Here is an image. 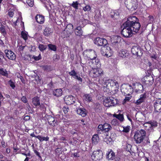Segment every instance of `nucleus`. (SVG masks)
I'll use <instances>...</instances> for the list:
<instances>
[{"label": "nucleus", "mask_w": 161, "mask_h": 161, "mask_svg": "<svg viewBox=\"0 0 161 161\" xmlns=\"http://www.w3.org/2000/svg\"><path fill=\"white\" fill-rule=\"evenodd\" d=\"M93 108L96 112L100 113L102 110V106L98 103H94L93 105Z\"/></svg>", "instance_id": "nucleus-20"}, {"label": "nucleus", "mask_w": 161, "mask_h": 161, "mask_svg": "<svg viewBox=\"0 0 161 161\" xmlns=\"http://www.w3.org/2000/svg\"><path fill=\"white\" fill-rule=\"evenodd\" d=\"M132 96H130L129 97H125V99L124 100V101L125 102H126L127 101H128L131 98Z\"/></svg>", "instance_id": "nucleus-54"}, {"label": "nucleus", "mask_w": 161, "mask_h": 161, "mask_svg": "<svg viewBox=\"0 0 161 161\" xmlns=\"http://www.w3.org/2000/svg\"><path fill=\"white\" fill-rule=\"evenodd\" d=\"M34 152L37 155L39 158H41V157L40 155V153H39L36 150H34Z\"/></svg>", "instance_id": "nucleus-59"}, {"label": "nucleus", "mask_w": 161, "mask_h": 161, "mask_svg": "<svg viewBox=\"0 0 161 161\" xmlns=\"http://www.w3.org/2000/svg\"><path fill=\"white\" fill-rule=\"evenodd\" d=\"M74 78L81 82L82 81V78L79 75H78L77 74L75 76H74Z\"/></svg>", "instance_id": "nucleus-49"}, {"label": "nucleus", "mask_w": 161, "mask_h": 161, "mask_svg": "<svg viewBox=\"0 0 161 161\" xmlns=\"http://www.w3.org/2000/svg\"><path fill=\"white\" fill-rule=\"evenodd\" d=\"M75 34L78 36H80L82 35L83 31L82 30L81 27L78 26L75 29Z\"/></svg>", "instance_id": "nucleus-22"}, {"label": "nucleus", "mask_w": 161, "mask_h": 161, "mask_svg": "<svg viewBox=\"0 0 161 161\" xmlns=\"http://www.w3.org/2000/svg\"><path fill=\"white\" fill-rule=\"evenodd\" d=\"M118 100L113 97H108L105 98L103 102V104L106 107H109L114 106L118 103Z\"/></svg>", "instance_id": "nucleus-4"}, {"label": "nucleus", "mask_w": 161, "mask_h": 161, "mask_svg": "<svg viewBox=\"0 0 161 161\" xmlns=\"http://www.w3.org/2000/svg\"><path fill=\"white\" fill-rule=\"evenodd\" d=\"M84 99L87 102H90L92 100V97L90 94L85 95L83 96Z\"/></svg>", "instance_id": "nucleus-30"}, {"label": "nucleus", "mask_w": 161, "mask_h": 161, "mask_svg": "<svg viewBox=\"0 0 161 161\" xmlns=\"http://www.w3.org/2000/svg\"><path fill=\"white\" fill-rule=\"evenodd\" d=\"M0 74L5 76H7L8 75V71L6 69H4L3 68H0Z\"/></svg>", "instance_id": "nucleus-31"}, {"label": "nucleus", "mask_w": 161, "mask_h": 161, "mask_svg": "<svg viewBox=\"0 0 161 161\" xmlns=\"http://www.w3.org/2000/svg\"><path fill=\"white\" fill-rule=\"evenodd\" d=\"M48 47L49 50H51L56 51L57 50V47L54 45L49 44L48 45Z\"/></svg>", "instance_id": "nucleus-36"}, {"label": "nucleus", "mask_w": 161, "mask_h": 161, "mask_svg": "<svg viewBox=\"0 0 161 161\" xmlns=\"http://www.w3.org/2000/svg\"><path fill=\"white\" fill-rule=\"evenodd\" d=\"M149 126L150 127H156L157 126V123L156 121H153L152 122L149 121Z\"/></svg>", "instance_id": "nucleus-39"}, {"label": "nucleus", "mask_w": 161, "mask_h": 161, "mask_svg": "<svg viewBox=\"0 0 161 161\" xmlns=\"http://www.w3.org/2000/svg\"><path fill=\"white\" fill-rule=\"evenodd\" d=\"M76 112L78 114L83 117H85L86 115V110L83 108H80L77 109Z\"/></svg>", "instance_id": "nucleus-19"}, {"label": "nucleus", "mask_w": 161, "mask_h": 161, "mask_svg": "<svg viewBox=\"0 0 161 161\" xmlns=\"http://www.w3.org/2000/svg\"><path fill=\"white\" fill-rule=\"evenodd\" d=\"M69 74L70 75L74 77L77 73L74 69H73L71 71L69 72Z\"/></svg>", "instance_id": "nucleus-45"}, {"label": "nucleus", "mask_w": 161, "mask_h": 161, "mask_svg": "<svg viewBox=\"0 0 161 161\" xmlns=\"http://www.w3.org/2000/svg\"><path fill=\"white\" fill-rule=\"evenodd\" d=\"M72 142V145H75L76 144L77 142V141L74 138L73 139V141Z\"/></svg>", "instance_id": "nucleus-64"}, {"label": "nucleus", "mask_w": 161, "mask_h": 161, "mask_svg": "<svg viewBox=\"0 0 161 161\" xmlns=\"http://www.w3.org/2000/svg\"><path fill=\"white\" fill-rule=\"evenodd\" d=\"M26 105L27 106V109L29 111H30V113H32V112L31 111H32V110L31 109V108L30 107V105H29V103H27Z\"/></svg>", "instance_id": "nucleus-57"}, {"label": "nucleus", "mask_w": 161, "mask_h": 161, "mask_svg": "<svg viewBox=\"0 0 161 161\" xmlns=\"http://www.w3.org/2000/svg\"><path fill=\"white\" fill-rule=\"evenodd\" d=\"M34 59L36 61L39 60L41 58V56L40 54L38 56H33V57Z\"/></svg>", "instance_id": "nucleus-51"}, {"label": "nucleus", "mask_w": 161, "mask_h": 161, "mask_svg": "<svg viewBox=\"0 0 161 161\" xmlns=\"http://www.w3.org/2000/svg\"><path fill=\"white\" fill-rule=\"evenodd\" d=\"M111 123L114 126L118 125L119 122L116 119H114L111 122Z\"/></svg>", "instance_id": "nucleus-41"}, {"label": "nucleus", "mask_w": 161, "mask_h": 161, "mask_svg": "<svg viewBox=\"0 0 161 161\" xmlns=\"http://www.w3.org/2000/svg\"><path fill=\"white\" fill-rule=\"evenodd\" d=\"M131 52L133 55L137 56L140 57L142 54V52L141 48L138 46L133 47L131 49Z\"/></svg>", "instance_id": "nucleus-11"}, {"label": "nucleus", "mask_w": 161, "mask_h": 161, "mask_svg": "<svg viewBox=\"0 0 161 161\" xmlns=\"http://www.w3.org/2000/svg\"><path fill=\"white\" fill-rule=\"evenodd\" d=\"M125 4L128 10L131 11L136 10L138 7L137 0H125Z\"/></svg>", "instance_id": "nucleus-3"}, {"label": "nucleus", "mask_w": 161, "mask_h": 161, "mask_svg": "<svg viewBox=\"0 0 161 161\" xmlns=\"http://www.w3.org/2000/svg\"><path fill=\"white\" fill-rule=\"evenodd\" d=\"M103 153L102 150L99 149L94 151L91 155L92 159L94 161H97L101 159L103 157Z\"/></svg>", "instance_id": "nucleus-6"}, {"label": "nucleus", "mask_w": 161, "mask_h": 161, "mask_svg": "<svg viewBox=\"0 0 161 161\" xmlns=\"http://www.w3.org/2000/svg\"><path fill=\"white\" fill-rule=\"evenodd\" d=\"M17 77L18 78L20 79L22 83H24L25 82V80L23 78V77L20 75L19 73H18L17 75Z\"/></svg>", "instance_id": "nucleus-50"}, {"label": "nucleus", "mask_w": 161, "mask_h": 161, "mask_svg": "<svg viewBox=\"0 0 161 161\" xmlns=\"http://www.w3.org/2000/svg\"><path fill=\"white\" fill-rule=\"evenodd\" d=\"M146 136V131L141 129L135 132L134 136V139L136 143H140L143 142Z\"/></svg>", "instance_id": "nucleus-2"}, {"label": "nucleus", "mask_w": 161, "mask_h": 161, "mask_svg": "<svg viewBox=\"0 0 161 161\" xmlns=\"http://www.w3.org/2000/svg\"><path fill=\"white\" fill-rule=\"evenodd\" d=\"M114 38L115 40L118 41L119 42H120L121 40V37L118 36H115L114 37Z\"/></svg>", "instance_id": "nucleus-56"}, {"label": "nucleus", "mask_w": 161, "mask_h": 161, "mask_svg": "<svg viewBox=\"0 0 161 161\" xmlns=\"http://www.w3.org/2000/svg\"><path fill=\"white\" fill-rule=\"evenodd\" d=\"M114 116L118 119L121 122L123 121L124 120L123 115L122 114H114Z\"/></svg>", "instance_id": "nucleus-32"}, {"label": "nucleus", "mask_w": 161, "mask_h": 161, "mask_svg": "<svg viewBox=\"0 0 161 161\" xmlns=\"http://www.w3.org/2000/svg\"><path fill=\"white\" fill-rule=\"evenodd\" d=\"M138 20V19L135 16L129 17L126 22L122 26V35L125 37H128L132 36L133 31L137 32L141 27Z\"/></svg>", "instance_id": "nucleus-1"}, {"label": "nucleus", "mask_w": 161, "mask_h": 161, "mask_svg": "<svg viewBox=\"0 0 161 161\" xmlns=\"http://www.w3.org/2000/svg\"><path fill=\"white\" fill-rule=\"evenodd\" d=\"M7 57L9 59L14 60L15 59L16 55L12 51L6 49L4 51Z\"/></svg>", "instance_id": "nucleus-15"}, {"label": "nucleus", "mask_w": 161, "mask_h": 161, "mask_svg": "<svg viewBox=\"0 0 161 161\" xmlns=\"http://www.w3.org/2000/svg\"><path fill=\"white\" fill-rule=\"evenodd\" d=\"M154 106L156 112H161V99L156 100L154 103Z\"/></svg>", "instance_id": "nucleus-14"}, {"label": "nucleus", "mask_w": 161, "mask_h": 161, "mask_svg": "<svg viewBox=\"0 0 161 161\" xmlns=\"http://www.w3.org/2000/svg\"><path fill=\"white\" fill-rule=\"evenodd\" d=\"M22 37L25 40L27 39V35L26 33L22 31L21 33Z\"/></svg>", "instance_id": "nucleus-44"}, {"label": "nucleus", "mask_w": 161, "mask_h": 161, "mask_svg": "<svg viewBox=\"0 0 161 161\" xmlns=\"http://www.w3.org/2000/svg\"><path fill=\"white\" fill-rule=\"evenodd\" d=\"M90 54L94 55L93 56H90L89 58L90 59L88 63V65L92 69L95 68L96 66H95L94 62V58H96L97 55L95 54V51L94 50L92 51L90 53Z\"/></svg>", "instance_id": "nucleus-12"}, {"label": "nucleus", "mask_w": 161, "mask_h": 161, "mask_svg": "<svg viewBox=\"0 0 161 161\" xmlns=\"http://www.w3.org/2000/svg\"><path fill=\"white\" fill-rule=\"evenodd\" d=\"M21 100L23 102L25 103H27L28 102L27 100V99L26 97L24 96H23L22 97Z\"/></svg>", "instance_id": "nucleus-52"}, {"label": "nucleus", "mask_w": 161, "mask_h": 161, "mask_svg": "<svg viewBox=\"0 0 161 161\" xmlns=\"http://www.w3.org/2000/svg\"><path fill=\"white\" fill-rule=\"evenodd\" d=\"M78 5L79 3L77 1L75 2H73L72 3L71 5V6L75 9H77L78 8Z\"/></svg>", "instance_id": "nucleus-40"}, {"label": "nucleus", "mask_w": 161, "mask_h": 161, "mask_svg": "<svg viewBox=\"0 0 161 161\" xmlns=\"http://www.w3.org/2000/svg\"><path fill=\"white\" fill-rule=\"evenodd\" d=\"M111 126L107 123H105L103 125H99L97 127V131L98 133L101 134V132H108L112 129Z\"/></svg>", "instance_id": "nucleus-5"}, {"label": "nucleus", "mask_w": 161, "mask_h": 161, "mask_svg": "<svg viewBox=\"0 0 161 161\" xmlns=\"http://www.w3.org/2000/svg\"><path fill=\"white\" fill-rule=\"evenodd\" d=\"M53 95L57 97L61 96L62 94V91L61 89L54 90L53 92Z\"/></svg>", "instance_id": "nucleus-24"}, {"label": "nucleus", "mask_w": 161, "mask_h": 161, "mask_svg": "<svg viewBox=\"0 0 161 161\" xmlns=\"http://www.w3.org/2000/svg\"><path fill=\"white\" fill-rule=\"evenodd\" d=\"M4 97L3 96L1 93V92H0V101L1 102V101H2L3 99H4Z\"/></svg>", "instance_id": "nucleus-63"}, {"label": "nucleus", "mask_w": 161, "mask_h": 161, "mask_svg": "<svg viewBox=\"0 0 161 161\" xmlns=\"http://www.w3.org/2000/svg\"><path fill=\"white\" fill-rule=\"evenodd\" d=\"M130 130V126H127L125 127H123V129L122 131L126 133H128Z\"/></svg>", "instance_id": "nucleus-47"}, {"label": "nucleus", "mask_w": 161, "mask_h": 161, "mask_svg": "<svg viewBox=\"0 0 161 161\" xmlns=\"http://www.w3.org/2000/svg\"><path fill=\"white\" fill-rule=\"evenodd\" d=\"M137 86L138 88H139L138 90H141V89L142 90H143V85L140 83H138V84Z\"/></svg>", "instance_id": "nucleus-55"}, {"label": "nucleus", "mask_w": 161, "mask_h": 161, "mask_svg": "<svg viewBox=\"0 0 161 161\" xmlns=\"http://www.w3.org/2000/svg\"><path fill=\"white\" fill-rule=\"evenodd\" d=\"M104 141L107 144H111L113 142V139L112 138V140L111 139L109 138V136L106 137L104 138Z\"/></svg>", "instance_id": "nucleus-35"}, {"label": "nucleus", "mask_w": 161, "mask_h": 161, "mask_svg": "<svg viewBox=\"0 0 161 161\" xmlns=\"http://www.w3.org/2000/svg\"><path fill=\"white\" fill-rule=\"evenodd\" d=\"M26 47L25 46H20L18 48L19 51L20 53H23V51L24 50V48Z\"/></svg>", "instance_id": "nucleus-48"}, {"label": "nucleus", "mask_w": 161, "mask_h": 161, "mask_svg": "<svg viewBox=\"0 0 161 161\" xmlns=\"http://www.w3.org/2000/svg\"><path fill=\"white\" fill-rule=\"evenodd\" d=\"M26 3L29 6L31 7H32L34 5L33 0H27Z\"/></svg>", "instance_id": "nucleus-42"}, {"label": "nucleus", "mask_w": 161, "mask_h": 161, "mask_svg": "<svg viewBox=\"0 0 161 161\" xmlns=\"http://www.w3.org/2000/svg\"><path fill=\"white\" fill-rule=\"evenodd\" d=\"M32 102L35 106L40 105V99L39 97H35L32 99Z\"/></svg>", "instance_id": "nucleus-28"}, {"label": "nucleus", "mask_w": 161, "mask_h": 161, "mask_svg": "<svg viewBox=\"0 0 161 161\" xmlns=\"http://www.w3.org/2000/svg\"><path fill=\"white\" fill-rule=\"evenodd\" d=\"M83 10L85 11H89L91 10V8L89 5H87L83 8Z\"/></svg>", "instance_id": "nucleus-46"}, {"label": "nucleus", "mask_w": 161, "mask_h": 161, "mask_svg": "<svg viewBox=\"0 0 161 161\" xmlns=\"http://www.w3.org/2000/svg\"><path fill=\"white\" fill-rule=\"evenodd\" d=\"M113 47L116 48L118 47V44L119 43L118 41L115 40L114 38L111 41Z\"/></svg>", "instance_id": "nucleus-34"}, {"label": "nucleus", "mask_w": 161, "mask_h": 161, "mask_svg": "<svg viewBox=\"0 0 161 161\" xmlns=\"http://www.w3.org/2000/svg\"><path fill=\"white\" fill-rule=\"evenodd\" d=\"M73 29V26L71 24H69L67 25L65 29V31H68L69 34L72 33Z\"/></svg>", "instance_id": "nucleus-29"}, {"label": "nucleus", "mask_w": 161, "mask_h": 161, "mask_svg": "<svg viewBox=\"0 0 161 161\" xmlns=\"http://www.w3.org/2000/svg\"><path fill=\"white\" fill-rule=\"evenodd\" d=\"M30 119V117L28 115H26L25 116L24 119L25 121L29 120Z\"/></svg>", "instance_id": "nucleus-60"}, {"label": "nucleus", "mask_w": 161, "mask_h": 161, "mask_svg": "<svg viewBox=\"0 0 161 161\" xmlns=\"http://www.w3.org/2000/svg\"><path fill=\"white\" fill-rule=\"evenodd\" d=\"M40 50L42 52L46 50L47 48V46L42 44H40L38 46Z\"/></svg>", "instance_id": "nucleus-37"}, {"label": "nucleus", "mask_w": 161, "mask_h": 161, "mask_svg": "<svg viewBox=\"0 0 161 161\" xmlns=\"http://www.w3.org/2000/svg\"><path fill=\"white\" fill-rule=\"evenodd\" d=\"M144 82L146 85H152L153 82V79L152 76H145L144 77Z\"/></svg>", "instance_id": "nucleus-16"}, {"label": "nucleus", "mask_w": 161, "mask_h": 161, "mask_svg": "<svg viewBox=\"0 0 161 161\" xmlns=\"http://www.w3.org/2000/svg\"><path fill=\"white\" fill-rule=\"evenodd\" d=\"M94 43L98 46H105L107 44V40L103 38L97 37L94 40Z\"/></svg>", "instance_id": "nucleus-9"}, {"label": "nucleus", "mask_w": 161, "mask_h": 161, "mask_svg": "<svg viewBox=\"0 0 161 161\" xmlns=\"http://www.w3.org/2000/svg\"><path fill=\"white\" fill-rule=\"evenodd\" d=\"M37 139L39 140L40 142H42L44 141H47L49 140V138L48 136L42 137L40 135H38Z\"/></svg>", "instance_id": "nucleus-33"}, {"label": "nucleus", "mask_w": 161, "mask_h": 161, "mask_svg": "<svg viewBox=\"0 0 161 161\" xmlns=\"http://www.w3.org/2000/svg\"><path fill=\"white\" fill-rule=\"evenodd\" d=\"M64 112L66 114L67 113L69 110V108L68 107H64L63 108Z\"/></svg>", "instance_id": "nucleus-53"}, {"label": "nucleus", "mask_w": 161, "mask_h": 161, "mask_svg": "<svg viewBox=\"0 0 161 161\" xmlns=\"http://www.w3.org/2000/svg\"><path fill=\"white\" fill-rule=\"evenodd\" d=\"M8 84L12 89H14L15 87L14 83L11 80H9L8 82Z\"/></svg>", "instance_id": "nucleus-43"}, {"label": "nucleus", "mask_w": 161, "mask_h": 161, "mask_svg": "<svg viewBox=\"0 0 161 161\" xmlns=\"http://www.w3.org/2000/svg\"><path fill=\"white\" fill-rule=\"evenodd\" d=\"M94 62L95 66H96L100 62V61L98 59H96V58H94Z\"/></svg>", "instance_id": "nucleus-58"}, {"label": "nucleus", "mask_w": 161, "mask_h": 161, "mask_svg": "<svg viewBox=\"0 0 161 161\" xmlns=\"http://www.w3.org/2000/svg\"><path fill=\"white\" fill-rule=\"evenodd\" d=\"M0 32H1L3 36H5L7 34L5 29V26L4 25L0 28Z\"/></svg>", "instance_id": "nucleus-38"}, {"label": "nucleus", "mask_w": 161, "mask_h": 161, "mask_svg": "<svg viewBox=\"0 0 161 161\" xmlns=\"http://www.w3.org/2000/svg\"><path fill=\"white\" fill-rule=\"evenodd\" d=\"M115 86L116 88L119 87V84L115 80H108L105 82L104 86L108 89H109L110 87L112 86Z\"/></svg>", "instance_id": "nucleus-8"}, {"label": "nucleus", "mask_w": 161, "mask_h": 161, "mask_svg": "<svg viewBox=\"0 0 161 161\" xmlns=\"http://www.w3.org/2000/svg\"><path fill=\"white\" fill-rule=\"evenodd\" d=\"M53 32L52 29L49 27L45 28L43 32L44 35L46 36H48Z\"/></svg>", "instance_id": "nucleus-26"}, {"label": "nucleus", "mask_w": 161, "mask_h": 161, "mask_svg": "<svg viewBox=\"0 0 161 161\" xmlns=\"http://www.w3.org/2000/svg\"><path fill=\"white\" fill-rule=\"evenodd\" d=\"M36 21L40 24H42L44 22V17L42 15H37L35 17Z\"/></svg>", "instance_id": "nucleus-23"}, {"label": "nucleus", "mask_w": 161, "mask_h": 161, "mask_svg": "<svg viewBox=\"0 0 161 161\" xmlns=\"http://www.w3.org/2000/svg\"><path fill=\"white\" fill-rule=\"evenodd\" d=\"M47 119L48 123L50 125L53 126H55L57 125V120H56L52 116H49Z\"/></svg>", "instance_id": "nucleus-18"}, {"label": "nucleus", "mask_w": 161, "mask_h": 161, "mask_svg": "<svg viewBox=\"0 0 161 161\" xmlns=\"http://www.w3.org/2000/svg\"><path fill=\"white\" fill-rule=\"evenodd\" d=\"M9 16L11 17H12L14 15V13L11 11H9L8 12Z\"/></svg>", "instance_id": "nucleus-62"}, {"label": "nucleus", "mask_w": 161, "mask_h": 161, "mask_svg": "<svg viewBox=\"0 0 161 161\" xmlns=\"http://www.w3.org/2000/svg\"><path fill=\"white\" fill-rule=\"evenodd\" d=\"M109 138L111 139L112 140V138L113 139V141L114 140L115 138V135L114 134H111L110 136L109 137Z\"/></svg>", "instance_id": "nucleus-61"}, {"label": "nucleus", "mask_w": 161, "mask_h": 161, "mask_svg": "<svg viewBox=\"0 0 161 161\" xmlns=\"http://www.w3.org/2000/svg\"><path fill=\"white\" fill-rule=\"evenodd\" d=\"M92 143L94 145H96L99 142V139L98 135L97 134L94 135L92 138Z\"/></svg>", "instance_id": "nucleus-27"}, {"label": "nucleus", "mask_w": 161, "mask_h": 161, "mask_svg": "<svg viewBox=\"0 0 161 161\" xmlns=\"http://www.w3.org/2000/svg\"><path fill=\"white\" fill-rule=\"evenodd\" d=\"M91 76L93 77H96L101 76L103 74V71L100 69L93 68L90 72Z\"/></svg>", "instance_id": "nucleus-10"}, {"label": "nucleus", "mask_w": 161, "mask_h": 161, "mask_svg": "<svg viewBox=\"0 0 161 161\" xmlns=\"http://www.w3.org/2000/svg\"><path fill=\"white\" fill-rule=\"evenodd\" d=\"M107 158L108 160H113L115 158V153L112 150L108 152L106 154Z\"/></svg>", "instance_id": "nucleus-17"}, {"label": "nucleus", "mask_w": 161, "mask_h": 161, "mask_svg": "<svg viewBox=\"0 0 161 161\" xmlns=\"http://www.w3.org/2000/svg\"><path fill=\"white\" fill-rule=\"evenodd\" d=\"M146 95L145 93L143 95H141L140 98L136 101V103L137 105H139L143 103L146 97Z\"/></svg>", "instance_id": "nucleus-25"}, {"label": "nucleus", "mask_w": 161, "mask_h": 161, "mask_svg": "<svg viewBox=\"0 0 161 161\" xmlns=\"http://www.w3.org/2000/svg\"><path fill=\"white\" fill-rule=\"evenodd\" d=\"M129 53L125 49H122L119 51V56L123 58L127 57L129 55Z\"/></svg>", "instance_id": "nucleus-21"}, {"label": "nucleus", "mask_w": 161, "mask_h": 161, "mask_svg": "<svg viewBox=\"0 0 161 161\" xmlns=\"http://www.w3.org/2000/svg\"><path fill=\"white\" fill-rule=\"evenodd\" d=\"M101 52L103 55L106 56L108 58L111 55L112 51L109 47L104 46L101 48Z\"/></svg>", "instance_id": "nucleus-7"}, {"label": "nucleus", "mask_w": 161, "mask_h": 161, "mask_svg": "<svg viewBox=\"0 0 161 161\" xmlns=\"http://www.w3.org/2000/svg\"><path fill=\"white\" fill-rule=\"evenodd\" d=\"M64 100L67 104L70 105L75 103V99L71 95H68L65 97Z\"/></svg>", "instance_id": "nucleus-13"}]
</instances>
